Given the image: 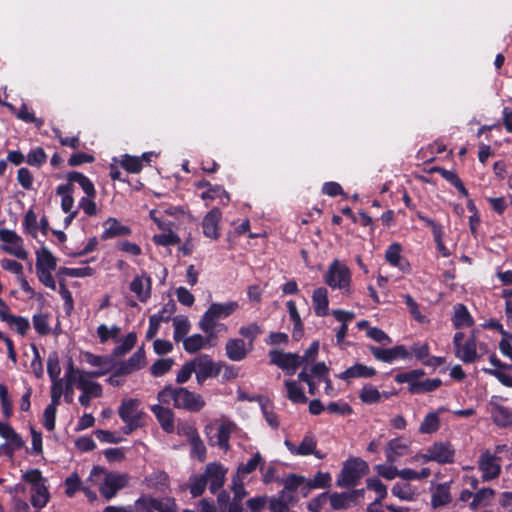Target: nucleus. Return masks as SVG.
<instances>
[{
  "instance_id": "nucleus-10",
  "label": "nucleus",
  "mask_w": 512,
  "mask_h": 512,
  "mask_svg": "<svg viewBox=\"0 0 512 512\" xmlns=\"http://www.w3.org/2000/svg\"><path fill=\"white\" fill-rule=\"evenodd\" d=\"M368 350L376 360L384 363L391 364L398 359H411V353L404 345H395L390 348L369 345Z\"/></svg>"
},
{
  "instance_id": "nucleus-5",
  "label": "nucleus",
  "mask_w": 512,
  "mask_h": 512,
  "mask_svg": "<svg viewBox=\"0 0 512 512\" xmlns=\"http://www.w3.org/2000/svg\"><path fill=\"white\" fill-rule=\"evenodd\" d=\"M102 474L105 477L99 486V492L106 500L114 498L119 490L128 485V476L126 474L109 472L101 466H94L90 472V477H98Z\"/></svg>"
},
{
  "instance_id": "nucleus-22",
  "label": "nucleus",
  "mask_w": 512,
  "mask_h": 512,
  "mask_svg": "<svg viewBox=\"0 0 512 512\" xmlns=\"http://www.w3.org/2000/svg\"><path fill=\"white\" fill-rule=\"evenodd\" d=\"M284 444L291 454L300 456L312 455L317 447L315 436L311 433L306 434L298 446L289 440H285Z\"/></svg>"
},
{
  "instance_id": "nucleus-13",
  "label": "nucleus",
  "mask_w": 512,
  "mask_h": 512,
  "mask_svg": "<svg viewBox=\"0 0 512 512\" xmlns=\"http://www.w3.org/2000/svg\"><path fill=\"white\" fill-rule=\"evenodd\" d=\"M500 457L484 451L478 461V468L482 472V481L487 482L496 479L501 474Z\"/></svg>"
},
{
  "instance_id": "nucleus-40",
  "label": "nucleus",
  "mask_w": 512,
  "mask_h": 512,
  "mask_svg": "<svg viewBox=\"0 0 512 512\" xmlns=\"http://www.w3.org/2000/svg\"><path fill=\"white\" fill-rule=\"evenodd\" d=\"M174 334L173 338L176 342H180L185 339L184 337L188 334L191 324L187 317L176 316L173 319Z\"/></svg>"
},
{
  "instance_id": "nucleus-27",
  "label": "nucleus",
  "mask_w": 512,
  "mask_h": 512,
  "mask_svg": "<svg viewBox=\"0 0 512 512\" xmlns=\"http://www.w3.org/2000/svg\"><path fill=\"white\" fill-rule=\"evenodd\" d=\"M312 304L315 315L325 317L329 312L328 291L325 287H318L313 291Z\"/></svg>"
},
{
  "instance_id": "nucleus-48",
  "label": "nucleus",
  "mask_w": 512,
  "mask_h": 512,
  "mask_svg": "<svg viewBox=\"0 0 512 512\" xmlns=\"http://www.w3.org/2000/svg\"><path fill=\"white\" fill-rule=\"evenodd\" d=\"M262 328L257 323H251L247 326H242L239 329V334L243 337L248 339V345L251 348H254V342L257 339V337L262 334Z\"/></svg>"
},
{
  "instance_id": "nucleus-2",
  "label": "nucleus",
  "mask_w": 512,
  "mask_h": 512,
  "mask_svg": "<svg viewBox=\"0 0 512 512\" xmlns=\"http://www.w3.org/2000/svg\"><path fill=\"white\" fill-rule=\"evenodd\" d=\"M141 402L137 398H125L118 407V415L124 422L122 432L130 435L145 425L146 413L140 407Z\"/></svg>"
},
{
  "instance_id": "nucleus-14",
  "label": "nucleus",
  "mask_w": 512,
  "mask_h": 512,
  "mask_svg": "<svg viewBox=\"0 0 512 512\" xmlns=\"http://www.w3.org/2000/svg\"><path fill=\"white\" fill-rule=\"evenodd\" d=\"M227 469L221 463L211 462L205 467L203 475L209 484V491L212 494L220 492L225 483Z\"/></svg>"
},
{
  "instance_id": "nucleus-38",
  "label": "nucleus",
  "mask_w": 512,
  "mask_h": 512,
  "mask_svg": "<svg viewBox=\"0 0 512 512\" xmlns=\"http://www.w3.org/2000/svg\"><path fill=\"white\" fill-rule=\"evenodd\" d=\"M284 385L287 389V398L293 403H306L307 397L299 384L293 380H285Z\"/></svg>"
},
{
  "instance_id": "nucleus-12",
  "label": "nucleus",
  "mask_w": 512,
  "mask_h": 512,
  "mask_svg": "<svg viewBox=\"0 0 512 512\" xmlns=\"http://www.w3.org/2000/svg\"><path fill=\"white\" fill-rule=\"evenodd\" d=\"M455 449L450 442H434L423 458L426 461H434L438 464H451L454 462Z\"/></svg>"
},
{
  "instance_id": "nucleus-17",
  "label": "nucleus",
  "mask_w": 512,
  "mask_h": 512,
  "mask_svg": "<svg viewBox=\"0 0 512 512\" xmlns=\"http://www.w3.org/2000/svg\"><path fill=\"white\" fill-rule=\"evenodd\" d=\"M104 231L100 238L101 240H109L117 237L129 236L132 233V229L123 225L117 218L109 217L103 223Z\"/></svg>"
},
{
  "instance_id": "nucleus-11",
  "label": "nucleus",
  "mask_w": 512,
  "mask_h": 512,
  "mask_svg": "<svg viewBox=\"0 0 512 512\" xmlns=\"http://www.w3.org/2000/svg\"><path fill=\"white\" fill-rule=\"evenodd\" d=\"M269 358L271 364L276 365L289 376H292L302 365L300 355L290 352L286 353L282 350H270Z\"/></svg>"
},
{
  "instance_id": "nucleus-33",
  "label": "nucleus",
  "mask_w": 512,
  "mask_h": 512,
  "mask_svg": "<svg viewBox=\"0 0 512 512\" xmlns=\"http://www.w3.org/2000/svg\"><path fill=\"white\" fill-rule=\"evenodd\" d=\"M56 266V257L46 246H42L36 251V270H40L41 268L55 270Z\"/></svg>"
},
{
  "instance_id": "nucleus-50",
  "label": "nucleus",
  "mask_w": 512,
  "mask_h": 512,
  "mask_svg": "<svg viewBox=\"0 0 512 512\" xmlns=\"http://www.w3.org/2000/svg\"><path fill=\"white\" fill-rule=\"evenodd\" d=\"M207 479H205L203 473L199 475H193L190 477V494L193 498L201 496L207 487Z\"/></svg>"
},
{
  "instance_id": "nucleus-31",
  "label": "nucleus",
  "mask_w": 512,
  "mask_h": 512,
  "mask_svg": "<svg viewBox=\"0 0 512 512\" xmlns=\"http://www.w3.org/2000/svg\"><path fill=\"white\" fill-rule=\"evenodd\" d=\"M452 322L456 329L471 327L474 324L473 317L467 307L462 303H458L454 306Z\"/></svg>"
},
{
  "instance_id": "nucleus-1",
  "label": "nucleus",
  "mask_w": 512,
  "mask_h": 512,
  "mask_svg": "<svg viewBox=\"0 0 512 512\" xmlns=\"http://www.w3.org/2000/svg\"><path fill=\"white\" fill-rule=\"evenodd\" d=\"M157 399L162 404L173 403L177 409H183L191 413L200 412L206 405L202 395L192 392L185 387H173L166 385L157 394Z\"/></svg>"
},
{
  "instance_id": "nucleus-24",
  "label": "nucleus",
  "mask_w": 512,
  "mask_h": 512,
  "mask_svg": "<svg viewBox=\"0 0 512 512\" xmlns=\"http://www.w3.org/2000/svg\"><path fill=\"white\" fill-rule=\"evenodd\" d=\"M151 411L154 413L161 428L166 433L174 432V430H175L174 413L170 408L157 404V405H153L151 407Z\"/></svg>"
},
{
  "instance_id": "nucleus-47",
  "label": "nucleus",
  "mask_w": 512,
  "mask_h": 512,
  "mask_svg": "<svg viewBox=\"0 0 512 512\" xmlns=\"http://www.w3.org/2000/svg\"><path fill=\"white\" fill-rule=\"evenodd\" d=\"M408 446L402 443L398 438L391 439L386 447L387 461H394V456H402L407 450Z\"/></svg>"
},
{
  "instance_id": "nucleus-35",
  "label": "nucleus",
  "mask_w": 512,
  "mask_h": 512,
  "mask_svg": "<svg viewBox=\"0 0 512 512\" xmlns=\"http://www.w3.org/2000/svg\"><path fill=\"white\" fill-rule=\"evenodd\" d=\"M451 493L449 483L439 484L436 490L432 493L431 505L434 508L448 505L451 502Z\"/></svg>"
},
{
  "instance_id": "nucleus-23",
  "label": "nucleus",
  "mask_w": 512,
  "mask_h": 512,
  "mask_svg": "<svg viewBox=\"0 0 512 512\" xmlns=\"http://www.w3.org/2000/svg\"><path fill=\"white\" fill-rule=\"evenodd\" d=\"M401 252L402 246L399 243L394 242L386 249L385 259L391 266L397 267L403 272H408L410 264L401 256Z\"/></svg>"
},
{
  "instance_id": "nucleus-39",
  "label": "nucleus",
  "mask_w": 512,
  "mask_h": 512,
  "mask_svg": "<svg viewBox=\"0 0 512 512\" xmlns=\"http://www.w3.org/2000/svg\"><path fill=\"white\" fill-rule=\"evenodd\" d=\"M381 398V392L371 384H365L359 393V399L367 405L379 403Z\"/></svg>"
},
{
  "instance_id": "nucleus-19",
  "label": "nucleus",
  "mask_w": 512,
  "mask_h": 512,
  "mask_svg": "<svg viewBox=\"0 0 512 512\" xmlns=\"http://www.w3.org/2000/svg\"><path fill=\"white\" fill-rule=\"evenodd\" d=\"M495 399L498 397L493 396L489 403L494 424L500 428L510 427L512 425V409L495 402Z\"/></svg>"
},
{
  "instance_id": "nucleus-61",
  "label": "nucleus",
  "mask_w": 512,
  "mask_h": 512,
  "mask_svg": "<svg viewBox=\"0 0 512 512\" xmlns=\"http://www.w3.org/2000/svg\"><path fill=\"white\" fill-rule=\"evenodd\" d=\"M154 497L150 495H141L138 499L135 500L133 507V512H154Z\"/></svg>"
},
{
  "instance_id": "nucleus-4",
  "label": "nucleus",
  "mask_w": 512,
  "mask_h": 512,
  "mask_svg": "<svg viewBox=\"0 0 512 512\" xmlns=\"http://www.w3.org/2000/svg\"><path fill=\"white\" fill-rule=\"evenodd\" d=\"M231 490L233 498L231 499L229 492L221 490L217 495V505L220 512H244L243 500L248 492L245 489L241 478L234 476L232 479Z\"/></svg>"
},
{
  "instance_id": "nucleus-63",
  "label": "nucleus",
  "mask_w": 512,
  "mask_h": 512,
  "mask_svg": "<svg viewBox=\"0 0 512 512\" xmlns=\"http://www.w3.org/2000/svg\"><path fill=\"white\" fill-rule=\"evenodd\" d=\"M230 200L228 192L221 185H212L201 194L203 200H214L216 198Z\"/></svg>"
},
{
  "instance_id": "nucleus-45",
  "label": "nucleus",
  "mask_w": 512,
  "mask_h": 512,
  "mask_svg": "<svg viewBox=\"0 0 512 512\" xmlns=\"http://www.w3.org/2000/svg\"><path fill=\"white\" fill-rule=\"evenodd\" d=\"M329 500L333 510H343L353 506L348 492H334L329 496Z\"/></svg>"
},
{
  "instance_id": "nucleus-43",
  "label": "nucleus",
  "mask_w": 512,
  "mask_h": 512,
  "mask_svg": "<svg viewBox=\"0 0 512 512\" xmlns=\"http://www.w3.org/2000/svg\"><path fill=\"white\" fill-rule=\"evenodd\" d=\"M263 464V458L259 452H256L246 464H240L237 468V474L239 478L241 476L254 472L259 465Z\"/></svg>"
},
{
  "instance_id": "nucleus-55",
  "label": "nucleus",
  "mask_w": 512,
  "mask_h": 512,
  "mask_svg": "<svg viewBox=\"0 0 512 512\" xmlns=\"http://www.w3.org/2000/svg\"><path fill=\"white\" fill-rule=\"evenodd\" d=\"M391 492L394 496L398 497L400 500L412 501L415 496V492L413 491L411 485L409 483H396Z\"/></svg>"
},
{
  "instance_id": "nucleus-49",
  "label": "nucleus",
  "mask_w": 512,
  "mask_h": 512,
  "mask_svg": "<svg viewBox=\"0 0 512 512\" xmlns=\"http://www.w3.org/2000/svg\"><path fill=\"white\" fill-rule=\"evenodd\" d=\"M331 485V475L329 472L318 471L312 479L307 482L309 489L328 488Z\"/></svg>"
},
{
  "instance_id": "nucleus-62",
  "label": "nucleus",
  "mask_w": 512,
  "mask_h": 512,
  "mask_svg": "<svg viewBox=\"0 0 512 512\" xmlns=\"http://www.w3.org/2000/svg\"><path fill=\"white\" fill-rule=\"evenodd\" d=\"M94 272V269L90 266H85L81 268L61 267L59 269V274L76 278L90 277L94 274Z\"/></svg>"
},
{
  "instance_id": "nucleus-51",
  "label": "nucleus",
  "mask_w": 512,
  "mask_h": 512,
  "mask_svg": "<svg viewBox=\"0 0 512 512\" xmlns=\"http://www.w3.org/2000/svg\"><path fill=\"white\" fill-rule=\"evenodd\" d=\"M47 161V154L42 147H35L29 151L26 162L30 166L40 168Z\"/></svg>"
},
{
  "instance_id": "nucleus-32",
  "label": "nucleus",
  "mask_w": 512,
  "mask_h": 512,
  "mask_svg": "<svg viewBox=\"0 0 512 512\" xmlns=\"http://www.w3.org/2000/svg\"><path fill=\"white\" fill-rule=\"evenodd\" d=\"M67 183H78L86 196L96 197V190L93 182L85 176L83 173L78 171H71L67 174Z\"/></svg>"
},
{
  "instance_id": "nucleus-54",
  "label": "nucleus",
  "mask_w": 512,
  "mask_h": 512,
  "mask_svg": "<svg viewBox=\"0 0 512 512\" xmlns=\"http://www.w3.org/2000/svg\"><path fill=\"white\" fill-rule=\"evenodd\" d=\"M425 371L423 369H413L407 372H401L396 374L395 382L399 384L407 383L408 386L413 382L419 381L425 375Z\"/></svg>"
},
{
  "instance_id": "nucleus-52",
  "label": "nucleus",
  "mask_w": 512,
  "mask_h": 512,
  "mask_svg": "<svg viewBox=\"0 0 512 512\" xmlns=\"http://www.w3.org/2000/svg\"><path fill=\"white\" fill-rule=\"evenodd\" d=\"M173 364L172 358L158 359L150 367V372L154 377H161L171 370Z\"/></svg>"
},
{
  "instance_id": "nucleus-28",
  "label": "nucleus",
  "mask_w": 512,
  "mask_h": 512,
  "mask_svg": "<svg viewBox=\"0 0 512 512\" xmlns=\"http://www.w3.org/2000/svg\"><path fill=\"white\" fill-rule=\"evenodd\" d=\"M195 369L211 378L217 377L222 369L221 363H215L207 354H201L195 360Z\"/></svg>"
},
{
  "instance_id": "nucleus-3",
  "label": "nucleus",
  "mask_w": 512,
  "mask_h": 512,
  "mask_svg": "<svg viewBox=\"0 0 512 512\" xmlns=\"http://www.w3.org/2000/svg\"><path fill=\"white\" fill-rule=\"evenodd\" d=\"M369 473V466L361 458H351L343 463L337 476L336 485L340 488H352L359 484L360 480Z\"/></svg>"
},
{
  "instance_id": "nucleus-64",
  "label": "nucleus",
  "mask_w": 512,
  "mask_h": 512,
  "mask_svg": "<svg viewBox=\"0 0 512 512\" xmlns=\"http://www.w3.org/2000/svg\"><path fill=\"white\" fill-rule=\"evenodd\" d=\"M154 506L155 511L158 512H177L178 505L174 498L167 497L165 499L154 498Z\"/></svg>"
},
{
  "instance_id": "nucleus-16",
  "label": "nucleus",
  "mask_w": 512,
  "mask_h": 512,
  "mask_svg": "<svg viewBox=\"0 0 512 512\" xmlns=\"http://www.w3.org/2000/svg\"><path fill=\"white\" fill-rule=\"evenodd\" d=\"M129 288L140 302L146 303L151 297L152 279L147 273L143 272L142 275L134 277Z\"/></svg>"
},
{
  "instance_id": "nucleus-6",
  "label": "nucleus",
  "mask_w": 512,
  "mask_h": 512,
  "mask_svg": "<svg viewBox=\"0 0 512 512\" xmlns=\"http://www.w3.org/2000/svg\"><path fill=\"white\" fill-rule=\"evenodd\" d=\"M324 282L332 289L343 290L345 294H350L351 290V272L350 269L334 260L328 267L324 275Z\"/></svg>"
},
{
  "instance_id": "nucleus-25",
  "label": "nucleus",
  "mask_w": 512,
  "mask_h": 512,
  "mask_svg": "<svg viewBox=\"0 0 512 512\" xmlns=\"http://www.w3.org/2000/svg\"><path fill=\"white\" fill-rule=\"evenodd\" d=\"M455 356L464 363H473L478 358L477 345L474 335L468 337L460 347L455 349Z\"/></svg>"
},
{
  "instance_id": "nucleus-30",
  "label": "nucleus",
  "mask_w": 512,
  "mask_h": 512,
  "mask_svg": "<svg viewBox=\"0 0 512 512\" xmlns=\"http://www.w3.org/2000/svg\"><path fill=\"white\" fill-rule=\"evenodd\" d=\"M442 385L440 378L419 380L408 386V392L412 395L429 393L437 390Z\"/></svg>"
},
{
  "instance_id": "nucleus-41",
  "label": "nucleus",
  "mask_w": 512,
  "mask_h": 512,
  "mask_svg": "<svg viewBox=\"0 0 512 512\" xmlns=\"http://www.w3.org/2000/svg\"><path fill=\"white\" fill-rule=\"evenodd\" d=\"M440 428V418L436 412H430L428 413L420 427L419 432L422 434H433L437 432Z\"/></svg>"
},
{
  "instance_id": "nucleus-53",
  "label": "nucleus",
  "mask_w": 512,
  "mask_h": 512,
  "mask_svg": "<svg viewBox=\"0 0 512 512\" xmlns=\"http://www.w3.org/2000/svg\"><path fill=\"white\" fill-rule=\"evenodd\" d=\"M47 373L51 379V381L62 380L59 378L61 373V366L59 362V356L57 352H52L49 354L47 359Z\"/></svg>"
},
{
  "instance_id": "nucleus-36",
  "label": "nucleus",
  "mask_w": 512,
  "mask_h": 512,
  "mask_svg": "<svg viewBox=\"0 0 512 512\" xmlns=\"http://www.w3.org/2000/svg\"><path fill=\"white\" fill-rule=\"evenodd\" d=\"M74 186L71 183L61 184L56 188V194L61 196V209L65 213L71 212L74 205L72 196Z\"/></svg>"
},
{
  "instance_id": "nucleus-57",
  "label": "nucleus",
  "mask_w": 512,
  "mask_h": 512,
  "mask_svg": "<svg viewBox=\"0 0 512 512\" xmlns=\"http://www.w3.org/2000/svg\"><path fill=\"white\" fill-rule=\"evenodd\" d=\"M152 240L158 246L178 245L181 242L180 237L170 229L167 233L154 235Z\"/></svg>"
},
{
  "instance_id": "nucleus-44",
  "label": "nucleus",
  "mask_w": 512,
  "mask_h": 512,
  "mask_svg": "<svg viewBox=\"0 0 512 512\" xmlns=\"http://www.w3.org/2000/svg\"><path fill=\"white\" fill-rule=\"evenodd\" d=\"M0 403L2 414L5 419L8 420L13 415V404L8 393V388L3 383H0Z\"/></svg>"
},
{
  "instance_id": "nucleus-60",
  "label": "nucleus",
  "mask_w": 512,
  "mask_h": 512,
  "mask_svg": "<svg viewBox=\"0 0 512 512\" xmlns=\"http://www.w3.org/2000/svg\"><path fill=\"white\" fill-rule=\"evenodd\" d=\"M64 485H65V494L68 497H73L76 494V492L81 491L82 486H83L81 483V479L76 472L72 473L70 476H68L65 479Z\"/></svg>"
},
{
  "instance_id": "nucleus-46",
  "label": "nucleus",
  "mask_w": 512,
  "mask_h": 512,
  "mask_svg": "<svg viewBox=\"0 0 512 512\" xmlns=\"http://www.w3.org/2000/svg\"><path fill=\"white\" fill-rule=\"evenodd\" d=\"M136 342H137V335H136V333L135 332H130V333H128L124 337V339L122 340L121 344L116 346L113 349L112 354L115 357H119V356L125 355L126 353H128L135 346Z\"/></svg>"
},
{
  "instance_id": "nucleus-18",
  "label": "nucleus",
  "mask_w": 512,
  "mask_h": 512,
  "mask_svg": "<svg viewBox=\"0 0 512 512\" xmlns=\"http://www.w3.org/2000/svg\"><path fill=\"white\" fill-rule=\"evenodd\" d=\"M253 350L242 338H231L226 342L225 352L229 360L240 362Z\"/></svg>"
},
{
  "instance_id": "nucleus-26",
  "label": "nucleus",
  "mask_w": 512,
  "mask_h": 512,
  "mask_svg": "<svg viewBox=\"0 0 512 512\" xmlns=\"http://www.w3.org/2000/svg\"><path fill=\"white\" fill-rule=\"evenodd\" d=\"M377 371L375 368L366 366L362 363H356L353 366L347 368L345 371L338 375V378L349 381L354 378H372L376 375Z\"/></svg>"
},
{
  "instance_id": "nucleus-56",
  "label": "nucleus",
  "mask_w": 512,
  "mask_h": 512,
  "mask_svg": "<svg viewBox=\"0 0 512 512\" xmlns=\"http://www.w3.org/2000/svg\"><path fill=\"white\" fill-rule=\"evenodd\" d=\"M120 164L123 169L133 174L139 173L143 168L142 160L139 157L128 154L123 156Z\"/></svg>"
},
{
  "instance_id": "nucleus-59",
  "label": "nucleus",
  "mask_w": 512,
  "mask_h": 512,
  "mask_svg": "<svg viewBox=\"0 0 512 512\" xmlns=\"http://www.w3.org/2000/svg\"><path fill=\"white\" fill-rule=\"evenodd\" d=\"M404 298V303L406 304L410 314L412 315V317L419 323H425L427 321V317L425 315H423L419 309V305L418 303L414 300V298L409 295V294H406L403 296Z\"/></svg>"
},
{
  "instance_id": "nucleus-15",
  "label": "nucleus",
  "mask_w": 512,
  "mask_h": 512,
  "mask_svg": "<svg viewBox=\"0 0 512 512\" xmlns=\"http://www.w3.org/2000/svg\"><path fill=\"white\" fill-rule=\"evenodd\" d=\"M0 319L22 336L26 335L30 328L28 319L11 314L8 305L2 298H0Z\"/></svg>"
},
{
  "instance_id": "nucleus-29",
  "label": "nucleus",
  "mask_w": 512,
  "mask_h": 512,
  "mask_svg": "<svg viewBox=\"0 0 512 512\" xmlns=\"http://www.w3.org/2000/svg\"><path fill=\"white\" fill-rule=\"evenodd\" d=\"M31 504L34 508L40 510L44 508L50 500V493L47 482L31 487Z\"/></svg>"
},
{
  "instance_id": "nucleus-42",
  "label": "nucleus",
  "mask_w": 512,
  "mask_h": 512,
  "mask_svg": "<svg viewBox=\"0 0 512 512\" xmlns=\"http://www.w3.org/2000/svg\"><path fill=\"white\" fill-rule=\"evenodd\" d=\"M204 336L193 334L183 340V348L187 353L194 354L206 347Z\"/></svg>"
},
{
  "instance_id": "nucleus-21",
  "label": "nucleus",
  "mask_w": 512,
  "mask_h": 512,
  "mask_svg": "<svg viewBox=\"0 0 512 512\" xmlns=\"http://www.w3.org/2000/svg\"><path fill=\"white\" fill-rule=\"evenodd\" d=\"M418 219L424 223L426 226L430 227L432 230V234L434 237V241L436 242L438 250L441 252L442 256L448 257L450 255L449 250L445 247L443 244V227L441 224L437 223L433 219L425 216L423 213L418 212L417 213Z\"/></svg>"
},
{
  "instance_id": "nucleus-7",
  "label": "nucleus",
  "mask_w": 512,
  "mask_h": 512,
  "mask_svg": "<svg viewBox=\"0 0 512 512\" xmlns=\"http://www.w3.org/2000/svg\"><path fill=\"white\" fill-rule=\"evenodd\" d=\"M238 308L239 304L237 301L212 303L200 320H203V325H205L206 329H209L210 324L217 325V321L231 316Z\"/></svg>"
},
{
  "instance_id": "nucleus-58",
  "label": "nucleus",
  "mask_w": 512,
  "mask_h": 512,
  "mask_svg": "<svg viewBox=\"0 0 512 512\" xmlns=\"http://www.w3.org/2000/svg\"><path fill=\"white\" fill-rule=\"evenodd\" d=\"M366 484L367 489L376 492V503H382V500L387 496V487L382 483V481L377 477H373L368 478Z\"/></svg>"
},
{
  "instance_id": "nucleus-9",
  "label": "nucleus",
  "mask_w": 512,
  "mask_h": 512,
  "mask_svg": "<svg viewBox=\"0 0 512 512\" xmlns=\"http://www.w3.org/2000/svg\"><path fill=\"white\" fill-rule=\"evenodd\" d=\"M0 240L6 243L1 245L2 251L21 260L27 258L28 253L23 247V240L15 231L0 228Z\"/></svg>"
},
{
  "instance_id": "nucleus-34",
  "label": "nucleus",
  "mask_w": 512,
  "mask_h": 512,
  "mask_svg": "<svg viewBox=\"0 0 512 512\" xmlns=\"http://www.w3.org/2000/svg\"><path fill=\"white\" fill-rule=\"evenodd\" d=\"M76 372L78 369L74 367V363L72 359L69 360L67 364V368L65 371V392H64V401L68 404L73 402V385L76 381Z\"/></svg>"
},
{
  "instance_id": "nucleus-37",
  "label": "nucleus",
  "mask_w": 512,
  "mask_h": 512,
  "mask_svg": "<svg viewBox=\"0 0 512 512\" xmlns=\"http://www.w3.org/2000/svg\"><path fill=\"white\" fill-rule=\"evenodd\" d=\"M495 496V490L489 487H484L474 493V498L469 504L470 509L476 510L480 506H486Z\"/></svg>"
},
{
  "instance_id": "nucleus-20",
  "label": "nucleus",
  "mask_w": 512,
  "mask_h": 512,
  "mask_svg": "<svg viewBox=\"0 0 512 512\" xmlns=\"http://www.w3.org/2000/svg\"><path fill=\"white\" fill-rule=\"evenodd\" d=\"M222 213L217 207L212 208L204 217L202 221L203 234L211 239H218L219 233V222L221 220Z\"/></svg>"
},
{
  "instance_id": "nucleus-8",
  "label": "nucleus",
  "mask_w": 512,
  "mask_h": 512,
  "mask_svg": "<svg viewBox=\"0 0 512 512\" xmlns=\"http://www.w3.org/2000/svg\"><path fill=\"white\" fill-rule=\"evenodd\" d=\"M234 428V423L225 421L222 422L218 428L217 432L213 435V427L211 425H206L204 428V432L208 438V443L210 446H218L223 451L227 452L230 449L229 440L231 437V433Z\"/></svg>"
}]
</instances>
